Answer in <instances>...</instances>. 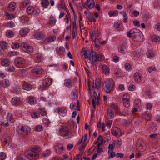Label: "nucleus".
<instances>
[{
    "label": "nucleus",
    "mask_w": 160,
    "mask_h": 160,
    "mask_svg": "<svg viewBox=\"0 0 160 160\" xmlns=\"http://www.w3.org/2000/svg\"><path fill=\"white\" fill-rule=\"evenodd\" d=\"M40 149L39 147L37 145L32 146L30 148V151H26L25 154L30 160L36 159L38 158L39 156L37 153L39 152Z\"/></svg>",
    "instance_id": "1"
},
{
    "label": "nucleus",
    "mask_w": 160,
    "mask_h": 160,
    "mask_svg": "<svg viewBox=\"0 0 160 160\" xmlns=\"http://www.w3.org/2000/svg\"><path fill=\"white\" fill-rule=\"evenodd\" d=\"M127 34L128 37L132 38L133 39H136L137 41H139L141 40V32L137 29H133L130 31L127 32Z\"/></svg>",
    "instance_id": "2"
},
{
    "label": "nucleus",
    "mask_w": 160,
    "mask_h": 160,
    "mask_svg": "<svg viewBox=\"0 0 160 160\" xmlns=\"http://www.w3.org/2000/svg\"><path fill=\"white\" fill-rule=\"evenodd\" d=\"M69 130L68 128L66 126H62L59 130V134L63 137L69 136L68 132Z\"/></svg>",
    "instance_id": "3"
},
{
    "label": "nucleus",
    "mask_w": 160,
    "mask_h": 160,
    "mask_svg": "<svg viewBox=\"0 0 160 160\" xmlns=\"http://www.w3.org/2000/svg\"><path fill=\"white\" fill-rule=\"evenodd\" d=\"M51 80L46 78L44 79L41 85L40 86L39 89L42 90H44L46 88L52 84Z\"/></svg>",
    "instance_id": "4"
},
{
    "label": "nucleus",
    "mask_w": 160,
    "mask_h": 160,
    "mask_svg": "<svg viewBox=\"0 0 160 160\" xmlns=\"http://www.w3.org/2000/svg\"><path fill=\"white\" fill-rule=\"evenodd\" d=\"M15 63L16 66L18 68L22 67L25 64L24 59L20 57H17L15 59Z\"/></svg>",
    "instance_id": "5"
},
{
    "label": "nucleus",
    "mask_w": 160,
    "mask_h": 160,
    "mask_svg": "<svg viewBox=\"0 0 160 160\" xmlns=\"http://www.w3.org/2000/svg\"><path fill=\"white\" fill-rule=\"evenodd\" d=\"M92 62L96 63L98 61H102L103 59V57L100 54H97L93 51L92 50Z\"/></svg>",
    "instance_id": "6"
},
{
    "label": "nucleus",
    "mask_w": 160,
    "mask_h": 160,
    "mask_svg": "<svg viewBox=\"0 0 160 160\" xmlns=\"http://www.w3.org/2000/svg\"><path fill=\"white\" fill-rule=\"evenodd\" d=\"M113 87V85L111 81L109 80H107L106 81L104 89L107 92H110Z\"/></svg>",
    "instance_id": "7"
},
{
    "label": "nucleus",
    "mask_w": 160,
    "mask_h": 160,
    "mask_svg": "<svg viewBox=\"0 0 160 160\" xmlns=\"http://www.w3.org/2000/svg\"><path fill=\"white\" fill-rule=\"evenodd\" d=\"M11 139L10 136L9 134H5L3 135L1 141L3 144L5 145L9 143Z\"/></svg>",
    "instance_id": "8"
},
{
    "label": "nucleus",
    "mask_w": 160,
    "mask_h": 160,
    "mask_svg": "<svg viewBox=\"0 0 160 160\" xmlns=\"http://www.w3.org/2000/svg\"><path fill=\"white\" fill-rule=\"evenodd\" d=\"M94 4V2L93 0H87L84 6L87 9H91L93 8Z\"/></svg>",
    "instance_id": "9"
},
{
    "label": "nucleus",
    "mask_w": 160,
    "mask_h": 160,
    "mask_svg": "<svg viewBox=\"0 0 160 160\" xmlns=\"http://www.w3.org/2000/svg\"><path fill=\"white\" fill-rule=\"evenodd\" d=\"M54 149L57 153L60 154L63 153L64 148L62 144H58L54 146Z\"/></svg>",
    "instance_id": "10"
},
{
    "label": "nucleus",
    "mask_w": 160,
    "mask_h": 160,
    "mask_svg": "<svg viewBox=\"0 0 160 160\" xmlns=\"http://www.w3.org/2000/svg\"><path fill=\"white\" fill-rule=\"evenodd\" d=\"M17 131L20 135H26L28 132L27 129L23 126H22L20 128H18Z\"/></svg>",
    "instance_id": "11"
},
{
    "label": "nucleus",
    "mask_w": 160,
    "mask_h": 160,
    "mask_svg": "<svg viewBox=\"0 0 160 160\" xmlns=\"http://www.w3.org/2000/svg\"><path fill=\"white\" fill-rule=\"evenodd\" d=\"M111 133L114 136H116L121 134L120 129L117 127H114L111 129Z\"/></svg>",
    "instance_id": "12"
},
{
    "label": "nucleus",
    "mask_w": 160,
    "mask_h": 160,
    "mask_svg": "<svg viewBox=\"0 0 160 160\" xmlns=\"http://www.w3.org/2000/svg\"><path fill=\"white\" fill-rule=\"evenodd\" d=\"M16 8V3L14 2H11L8 5V9L9 12H12Z\"/></svg>",
    "instance_id": "13"
},
{
    "label": "nucleus",
    "mask_w": 160,
    "mask_h": 160,
    "mask_svg": "<svg viewBox=\"0 0 160 160\" xmlns=\"http://www.w3.org/2000/svg\"><path fill=\"white\" fill-rule=\"evenodd\" d=\"M56 39V38L54 36H51L48 38H46L42 42L43 43H46L47 42H52L54 41Z\"/></svg>",
    "instance_id": "14"
},
{
    "label": "nucleus",
    "mask_w": 160,
    "mask_h": 160,
    "mask_svg": "<svg viewBox=\"0 0 160 160\" xmlns=\"http://www.w3.org/2000/svg\"><path fill=\"white\" fill-rule=\"evenodd\" d=\"M114 114L113 111L108 109L107 111V117L108 119H111L114 118Z\"/></svg>",
    "instance_id": "15"
},
{
    "label": "nucleus",
    "mask_w": 160,
    "mask_h": 160,
    "mask_svg": "<svg viewBox=\"0 0 160 160\" xmlns=\"http://www.w3.org/2000/svg\"><path fill=\"white\" fill-rule=\"evenodd\" d=\"M32 72L36 74H40L42 72V69L40 67L37 66L34 69H33Z\"/></svg>",
    "instance_id": "16"
},
{
    "label": "nucleus",
    "mask_w": 160,
    "mask_h": 160,
    "mask_svg": "<svg viewBox=\"0 0 160 160\" xmlns=\"http://www.w3.org/2000/svg\"><path fill=\"white\" fill-rule=\"evenodd\" d=\"M85 58L87 60L91 61V54L89 51L87 50L84 51L83 54Z\"/></svg>",
    "instance_id": "17"
},
{
    "label": "nucleus",
    "mask_w": 160,
    "mask_h": 160,
    "mask_svg": "<svg viewBox=\"0 0 160 160\" xmlns=\"http://www.w3.org/2000/svg\"><path fill=\"white\" fill-rule=\"evenodd\" d=\"M64 85L67 87H71L72 86V80L70 79H66L64 80Z\"/></svg>",
    "instance_id": "18"
},
{
    "label": "nucleus",
    "mask_w": 160,
    "mask_h": 160,
    "mask_svg": "<svg viewBox=\"0 0 160 160\" xmlns=\"http://www.w3.org/2000/svg\"><path fill=\"white\" fill-rule=\"evenodd\" d=\"M141 75L138 72H136L134 73V78L135 81L136 82H139L141 81Z\"/></svg>",
    "instance_id": "19"
},
{
    "label": "nucleus",
    "mask_w": 160,
    "mask_h": 160,
    "mask_svg": "<svg viewBox=\"0 0 160 160\" xmlns=\"http://www.w3.org/2000/svg\"><path fill=\"white\" fill-rule=\"evenodd\" d=\"M2 85L3 87L6 88H8L10 86V82L8 79H4L2 80Z\"/></svg>",
    "instance_id": "20"
},
{
    "label": "nucleus",
    "mask_w": 160,
    "mask_h": 160,
    "mask_svg": "<svg viewBox=\"0 0 160 160\" xmlns=\"http://www.w3.org/2000/svg\"><path fill=\"white\" fill-rule=\"evenodd\" d=\"M34 38L40 40L44 38V34L42 33H37L34 35Z\"/></svg>",
    "instance_id": "21"
},
{
    "label": "nucleus",
    "mask_w": 160,
    "mask_h": 160,
    "mask_svg": "<svg viewBox=\"0 0 160 160\" xmlns=\"http://www.w3.org/2000/svg\"><path fill=\"white\" fill-rule=\"evenodd\" d=\"M100 84L101 82L98 79L97 82L96 80H95L93 81V85L92 86V88H97L98 89V87L99 86H100Z\"/></svg>",
    "instance_id": "22"
},
{
    "label": "nucleus",
    "mask_w": 160,
    "mask_h": 160,
    "mask_svg": "<svg viewBox=\"0 0 160 160\" xmlns=\"http://www.w3.org/2000/svg\"><path fill=\"white\" fill-rule=\"evenodd\" d=\"M143 117L145 118L147 120H150L152 115L150 114H149L147 112H145L143 113Z\"/></svg>",
    "instance_id": "23"
},
{
    "label": "nucleus",
    "mask_w": 160,
    "mask_h": 160,
    "mask_svg": "<svg viewBox=\"0 0 160 160\" xmlns=\"http://www.w3.org/2000/svg\"><path fill=\"white\" fill-rule=\"evenodd\" d=\"M1 64L2 66L7 67L10 65V62L8 59H4L2 61Z\"/></svg>",
    "instance_id": "24"
},
{
    "label": "nucleus",
    "mask_w": 160,
    "mask_h": 160,
    "mask_svg": "<svg viewBox=\"0 0 160 160\" xmlns=\"http://www.w3.org/2000/svg\"><path fill=\"white\" fill-rule=\"evenodd\" d=\"M120 13L122 14L124 18L123 20V22L124 23H126L127 21L128 18L127 15L126 13V11H122L120 12Z\"/></svg>",
    "instance_id": "25"
},
{
    "label": "nucleus",
    "mask_w": 160,
    "mask_h": 160,
    "mask_svg": "<svg viewBox=\"0 0 160 160\" xmlns=\"http://www.w3.org/2000/svg\"><path fill=\"white\" fill-rule=\"evenodd\" d=\"M29 32L28 29H21L19 32V34L22 35H24L26 34Z\"/></svg>",
    "instance_id": "26"
},
{
    "label": "nucleus",
    "mask_w": 160,
    "mask_h": 160,
    "mask_svg": "<svg viewBox=\"0 0 160 160\" xmlns=\"http://www.w3.org/2000/svg\"><path fill=\"white\" fill-rule=\"evenodd\" d=\"M118 12L117 10H115L114 11H109L108 12V14L110 17L112 16H115L117 15L118 13Z\"/></svg>",
    "instance_id": "27"
},
{
    "label": "nucleus",
    "mask_w": 160,
    "mask_h": 160,
    "mask_svg": "<svg viewBox=\"0 0 160 160\" xmlns=\"http://www.w3.org/2000/svg\"><path fill=\"white\" fill-rule=\"evenodd\" d=\"M114 26L116 29L118 31H120L121 30L122 27V24L117 22L115 23Z\"/></svg>",
    "instance_id": "28"
},
{
    "label": "nucleus",
    "mask_w": 160,
    "mask_h": 160,
    "mask_svg": "<svg viewBox=\"0 0 160 160\" xmlns=\"http://www.w3.org/2000/svg\"><path fill=\"white\" fill-rule=\"evenodd\" d=\"M29 98V103L31 105L35 104L36 102V100L33 98L32 96H29L28 97Z\"/></svg>",
    "instance_id": "29"
},
{
    "label": "nucleus",
    "mask_w": 160,
    "mask_h": 160,
    "mask_svg": "<svg viewBox=\"0 0 160 160\" xmlns=\"http://www.w3.org/2000/svg\"><path fill=\"white\" fill-rule=\"evenodd\" d=\"M19 99L17 97H14L11 100L12 104L15 105L18 104L19 103Z\"/></svg>",
    "instance_id": "30"
},
{
    "label": "nucleus",
    "mask_w": 160,
    "mask_h": 160,
    "mask_svg": "<svg viewBox=\"0 0 160 160\" xmlns=\"http://www.w3.org/2000/svg\"><path fill=\"white\" fill-rule=\"evenodd\" d=\"M28 46L29 45H28L26 43L23 42L21 43L20 47L25 52L26 50H27V48Z\"/></svg>",
    "instance_id": "31"
},
{
    "label": "nucleus",
    "mask_w": 160,
    "mask_h": 160,
    "mask_svg": "<svg viewBox=\"0 0 160 160\" xmlns=\"http://www.w3.org/2000/svg\"><path fill=\"white\" fill-rule=\"evenodd\" d=\"M153 41L155 42H158L160 41V38L158 36L154 35L152 37Z\"/></svg>",
    "instance_id": "32"
},
{
    "label": "nucleus",
    "mask_w": 160,
    "mask_h": 160,
    "mask_svg": "<svg viewBox=\"0 0 160 160\" xmlns=\"http://www.w3.org/2000/svg\"><path fill=\"white\" fill-rule=\"evenodd\" d=\"M41 4L43 8H46L48 6L49 2L48 0H42Z\"/></svg>",
    "instance_id": "33"
},
{
    "label": "nucleus",
    "mask_w": 160,
    "mask_h": 160,
    "mask_svg": "<svg viewBox=\"0 0 160 160\" xmlns=\"http://www.w3.org/2000/svg\"><path fill=\"white\" fill-rule=\"evenodd\" d=\"M0 46L2 49L6 50L8 48V44L6 42H3L1 43Z\"/></svg>",
    "instance_id": "34"
},
{
    "label": "nucleus",
    "mask_w": 160,
    "mask_h": 160,
    "mask_svg": "<svg viewBox=\"0 0 160 160\" xmlns=\"http://www.w3.org/2000/svg\"><path fill=\"white\" fill-rule=\"evenodd\" d=\"M34 8L32 6L28 7L27 10V13L29 14L30 15L33 12Z\"/></svg>",
    "instance_id": "35"
},
{
    "label": "nucleus",
    "mask_w": 160,
    "mask_h": 160,
    "mask_svg": "<svg viewBox=\"0 0 160 160\" xmlns=\"http://www.w3.org/2000/svg\"><path fill=\"white\" fill-rule=\"evenodd\" d=\"M22 88L24 90L28 91L32 88V86L30 84H25L22 86Z\"/></svg>",
    "instance_id": "36"
},
{
    "label": "nucleus",
    "mask_w": 160,
    "mask_h": 160,
    "mask_svg": "<svg viewBox=\"0 0 160 160\" xmlns=\"http://www.w3.org/2000/svg\"><path fill=\"white\" fill-rule=\"evenodd\" d=\"M8 121H11L12 122H13L14 121V119L12 117V116L11 114L8 113L7 118Z\"/></svg>",
    "instance_id": "37"
},
{
    "label": "nucleus",
    "mask_w": 160,
    "mask_h": 160,
    "mask_svg": "<svg viewBox=\"0 0 160 160\" xmlns=\"http://www.w3.org/2000/svg\"><path fill=\"white\" fill-rule=\"evenodd\" d=\"M19 54V53L18 52H16L15 51H12L8 52V54L9 55L10 57H12L14 56L18 55Z\"/></svg>",
    "instance_id": "38"
},
{
    "label": "nucleus",
    "mask_w": 160,
    "mask_h": 160,
    "mask_svg": "<svg viewBox=\"0 0 160 160\" xmlns=\"http://www.w3.org/2000/svg\"><path fill=\"white\" fill-rule=\"evenodd\" d=\"M19 47V44L17 43H12L11 45L12 48L14 49H17Z\"/></svg>",
    "instance_id": "39"
},
{
    "label": "nucleus",
    "mask_w": 160,
    "mask_h": 160,
    "mask_svg": "<svg viewBox=\"0 0 160 160\" xmlns=\"http://www.w3.org/2000/svg\"><path fill=\"white\" fill-rule=\"evenodd\" d=\"M124 106L126 108H128L130 105V100L122 101Z\"/></svg>",
    "instance_id": "40"
},
{
    "label": "nucleus",
    "mask_w": 160,
    "mask_h": 160,
    "mask_svg": "<svg viewBox=\"0 0 160 160\" xmlns=\"http://www.w3.org/2000/svg\"><path fill=\"white\" fill-rule=\"evenodd\" d=\"M72 98L74 99H76L78 98V92L76 89H75L72 92Z\"/></svg>",
    "instance_id": "41"
},
{
    "label": "nucleus",
    "mask_w": 160,
    "mask_h": 160,
    "mask_svg": "<svg viewBox=\"0 0 160 160\" xmlns=\"http://www.w3.org/2000/svg\"><path fill=\"white\" fill-rule=\"evenodd\" d=\"M33 52V48L29 46L28 47L27 50L25 51L26 52L29 54L32 53Z\"/></svg>",
    "instance_id": "42"
},
{
    "label": "nucleus",
    "mask_w": 160,
    "mask_h": 160,
    "mask_svg": "<svg viewBox=\"0 0 160 160\" xmlns=\"http://www.w3.org/2000/svg\"><path fill=\"white\" fill-rule=\"evenodd\" d=\"M130 96L129 94H124L122 97V101H125V100H130Z\"/></svg>",
    "instance_id": "43"
},
{
    "label": "nucleus",
    "mask_w": 160,
    "mask_h": 160,
    "mask_svg": "<svg viewBox=\"0 0 160 160\" xmlns=\"http://www.w3.org/2000/svg\"><path fill=\"white\" fill-rule=\"evenodd\" d=\"M57 51L60 53L63 52L65 51V48L62 47H59L57 48L56 49Z\"/></svg>",
    "instance_id": "44"
},
{
    "label": "nucleus",
    "mask_w": 160,
    "mask_h": 160,
    "mask_svg": "<svg viewBox=\"0 0 160 160\" xmlns=\"http://www.w3.org/2000/svg\"><path fill=\"white\" fill-rule=\"evenodd\" d=\"M7 37L9 38H11L13 37V34L12 31L8 30L6 32Z\"/></svg>",
    "instance_id": "45"
},
{
    "label": "nucleus",
    "mask_w": 160,
    "mask_h": 160,
    "mask_svg": "<svg viewBox=\"0 0 160 160\" xmlns=\"http://www.w3.org/2000/svg\"><path fill=\"white\" fill-rule=\"evenodd\" d=\"M102 69L103 72L105 73V74H107L108 73V69L106 65H103L102 67Z\"/></svg>",
    "instance_id": "46"
},
{
    "label": "nucleus",
    "mask_w": 160,
    "mask_h": 160,
    "mask_svg": "<svg viewBox=\"0 0 160 160\" xmlns=\"http://www.w3.org/2000/svg\"><path fill=\"white\" fill-rule=\"evenodd\" d=\"M38 111L40 113L41 115L45 116V115H46V112L43 109H42V108H38Z\"/></svg>",
    "instance_id": "47"
},
{
    "label": "nucleus",
    "mask_w": 160,
    "mask_h": 160,
    "mask_svg": "<svg viewBox=\"0 0 160 160\" xmlns=\"http://www.w3.org/2000/svg\"><path fill=\"white\" fill-rule=\"evenodd\" d=\"M51 20L50 21V25H54L56 22V19L53 18V17L52 16L50 17Z\"/></svg>",
    "instance_id": "48"
},
{
    "label": "nucleus",
    "mask_w": 160,
    "mask_h": 160,
    "mask_svg": "<svg viewBox=\"0 0 160 160\" xmlns=\"http://www.w3.org/2000/svg\"><path fill=\"white\" fill-rule=\"evenodd\" d=\"M6 18L8 19H11L14 18L15 16L13 15L9 14L8 13H6Z\"/></svg>",
    "instance_id": "49"
},
{
    "label": "nucleus",
    "mask_w": 160,
    "mask_h": 160,
    "mask_svg": "<svg viewBox=\"0 0 160 160\" xmlns=\"http://www.w3.org/2000/svg\"><path fill=\"white\" fill-rule=\"evenodd\" d=\"M40 116L39 113L38 112H35L31 114V116L33 118H38Z\"/></svg>",
    "instance_id": "50"
},
{
    "label": "nucleus",
    "mask_w": 160,
    "mask_h": 160,
    "mask_svg": "<svg viewBox=\"0 0 160 160\" xmlns=\"http://www.w3.org/2000/svg\"><path fill=\"white\" fill-rule=\"evenodd\" d=\"M50 154V151L49 150H47L43 153L42 155L44 157H45L46 156H48Z\"/></svg>",
    "instance_id": "51"
},
{
    "label": "nucleus",
    "mask_w": 160,
    "mask_h": 160,
    "mask_svg": "<svg viewBox=\"0 0 160 160\" xmlns=\"http://www.w3.org/2000/svg\"><path fill=\"white\" fill-rule=\"evenodd\" d=\"M73 29L72 30H74L77 31V26H76V17L75 18L74 20L72 22Z\"/></svg>",
    "instance_id": "52"
},
{
    "label": "nucleus",
    "mask_w": 160,
    "mask_h": 160,
    "mask_svg": "<svg viewBox=\"0 0 160 160\" xmlns=\"http://www.w3.org/2000/svg\"><path fill=\"white\" fill-rule=\"evenodd\" d=\"M147 54L148 58H151L153 55V52L151 50L147 52Z\"/></svg>",
    "instance_id": "53"
},
{
    "label": "nucleus",
    "mask_w": 160,
    "mask_h": 160,
    "mask_svg": "<svg viewBox=\"0 0 160 160\" xmlns=\"http://www.w3.org/2000/svg\"><path fill=\"white\" fill-rule=\"evenodd\" d=\"M36 129L38 132L41 131L43 129V127L41 125H38L37 126Z\"/></svg>",
    "instance_id": "54"
},
{
    "label": "nucleus",
    "mask_w": 160,
    "mask_h": 160,
    "mask_svg": "<svg viewBox=\"0 0 160 160\" xmlns=\"http://www.w3.org/2000/svg\"><path fill=\"white\" fill-rule=\"evenodd\" d=\"M6 157L5 153L3 152H1L0 153V158L1 160H3L5 159Z\"/></svg>",
    "instance_id": "55"
},
{
    "label": "nucleus",
    "mask_w": 160,
    "mask_h": 160,
    "mask_svg": "<svg viewBox=\"0 0 160 160\" xmlns=\"http://www.w3.org/2000/svg\"><path fill=\"white\" fill-rule=\"evenodd\" d=\"M131 64L130 63L127 62L125 65V68L127 70H129L130 69Z\"/></svg>",
    "instance_id": "56"
},
{
    "label": "nucleus",
    "mask_w": 160,
    "mask_h": 160,
    "mask_svg": "<svg viewBox=\"0 0 160 160\" xmlns=\"http://www.w3.org/2000/svg\"><path fill=\"white\" fill-rule=\"evenodd\" d=\"M20 20L23 22H26L28 21V18L25 17L23 16H22L20 17Z\"/></svg>",
    "instance_id": "57"
},
{
    "label": "nucleus",
    "mask_w": 160,
    "mask_h": 160,
    "mask_svg": "<svg viewBox=\"0 0 160 160\" xmlns=\"http://www.w3.org/2000/svg\"><path fill=\"white\" fill-rule=\"evenodd\" d=\"M108 148L109 149L108 152H111V151H113L114 147L112 144H110L108 146Z\"/></svg>",
    "instance_id": "58"
},
{
    "label": "nucleus",
    "mask_w": 160,
    "mask_h": 160,
    "mask_svg": "<svg viewBox=\"0 0 160 160\" xmlns=\"http://www.w3.org/2000/svg\"><path fill=\"white\" fill-rule=\"evenodd\" d=\"M150 138L152 140L156 139L158 136L156 134H151L149 136Z\"/></svg>",
    "instance_id": "59"
},
{
    "label": "nucleus",
    "mask_w": 160,
    "mask_h": 160,
    "mask_svg": "<svg viewBox=\"0 0 160 160\" xmlns=\"http://www.w3.org/2000/svg\"><path fill=\"white\" fill-rule=\"evenodd\" d=\"M124 47L119 46L118 48L119 52L122 53H124Z\"/></svg>",
    "instance_id": "60"
},
{
    "label": "nucleus",
    "mask_w": 160,
    "mask_h": 160,
    "mask_svg": "<svg viewBox=\"0 0 160 160\" xmlns=\"http://www.w3.org/2000/svg\"><path fill=\"white\" fill-rule=\"evenodd\" d=\"M15 26L14 24L12 22H9L7 23V26L10 28L13 27Z\"/></svg>",
    "instance_id": "61"
},
{
    "label": "nucleus",
    "mask_w": 160,
    "mask_h": 160,
    "mask_svg": "<svg viewBox=\"0 0 160 160\" xmlns=\"http://www.w3.org/2000/svg\"><path fill=\"white\" fill-rule=\"evenodd\" d=\"M156 69V68L153 66L150 67L148 68V70L149 72H152L155 70Z\"/></svg>",
    "instance_id": "62"
},
{
    "label": "nucleus",
    "mask_w": 160,
    "mask_h": 160,
    "mask_svg": "<svg viewBox=\"0 0 160 160\" xmlns=\"http://www.w3.org/2000/svg\"><path fill=\"white\" fill-rule=\"evenodd\" d=\"M40 10L38 9H36L35 10H33V13L36 15H38L40 13Z\"/></svg>",
    "instance_id": "63"
},
{
    "label": "nucleus",
    "mask_w": 160,
    "mask_h": 160,
    "mask_svg": "<svg viewBox=\"0 0 160 160\" xmlns=\"http://www.w3.org/2000/svg\"><path fill=\"white\" fill-rule=\"evenodd\" d=\"M134 25L135 26H140V23L138 20H134L133 22Z\"/></svg>",
    "instance_id": "64"
}]
</instances>
